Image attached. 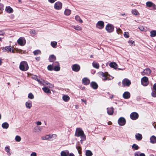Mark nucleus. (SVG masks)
Listing matches in <instances>:
<instances>
[{
    "label": "nucleus",
    "instance_id": "46",
    "mask_svg": "<svg viewBox=\"0 0 156 156\" xmlns=\"http://www.w3.org/2000/svg\"><path fill=\"white\" fill-rule=\"evenodd\" d=\"M47 85L48 86L50 87V88H52L53 87V86L52 84L48 83L47 82H45V81L44 82V85Z\"/></svg>",
    "mask_w": 156,
    "mask_h": 156
},
{
    "label": "nucleus",
    "instance_id": "1",
    "mask_svg": "<svg viewBox=\"0 0 156 156\" xmlns=\"http://www.w3.org/2000/svg\"><path fill=\"white\" fill-rule=\"evenodd\" d=\"M75 136L78 137H80L81 139V143H82L83 141L86 140V136L84 134L83 131L81 128H78L76 129Z\"/></svg>",
    "mask_w": 156,
    "mask_h": 156
},
{
    "label": "nucleus",
    "instance_id": "4",
    "mask_svg": "<svg viewBox=\"0 0 156 156\" xmlns=\"http://www.w3.org/2000/svg\"><path fill=\"white\" fill-rule=\"evenodd\" d=\"M141 83L144 86H147L148 84V78L146 77H143L141 79Z\"/></svg>",
    "mask_w": 156,
    "mask_h": 156
},
{
    "label": "nucleus",
    "instance_id": "30",
    "mask_svg": "<svg viewBox=\"0 0 156 156\" xmlns=\"http://www.w3.org/2000/svg\"><path fill=\"white\" fill-rule=\"evenodd\" d=\"M75 19L76 21L80 23H82L83 22V20L81 19L80 17L78 15H76L75 16Z\"/></svg>",
    "mask_w": 156,
    "mask_h": 156
},
{
    "label": "nucleus",
    "instance_id": "51",
    "mask_svg": "<svg viewBox=\"0 0 156 156\" xmlns=\"http://www.w3.org/2000/svg\"><path fill=\"white\" fill-rule=\"evenodd\" d=\"M124 36L128 38L129 37V33L127 32H125L124 34Z\"/></svg>",
    "mask_w": 156,
    "mask_h": 156
},
{
    "label": "nucleus",
    "instance_id": "60",
    "mask_svg": "<svg viewBox=\"0 0 156 156\" xmlns=\"http://www.w3.org/2000/svg\"><path fill=\"white\" fill-rule=\"evenodd\" d=\"M129 43H131V45H132L134 43V41L132 40H129L128 41Z\"/></svg>",
    "mask_w": 156,
    "mask_h": 156
},
{
    "label": "nucleus",
    "instance_id": "13",
    "mask_svg": "<svg viewBox=\"0 0 156 156\" xmlns=\"http://www.w3.org/2000/svg\"><path fill=\"white\" fill-rule=\"evenodd\" d=\"M53 69L55 71H58L60 69L59 63L56 62L53 63Z\"/></svg>",
    "mask_w": 156,
    "mask_h": 156
},
{
    "label": "nucleus",
    "instance_id": "54",
    "mask_svg": "<svg viewBox=\"0 0 156 156\" xmlns=\"http://www.w3.org/2000/svg\"><path fill=\"white\" fill-rule=\"evenodd\" d=\"M117 32L118 34H120L122 33V31L120 29L118 28L117 30Z\"/></svg>",
    "mask_w": 156,
    "mask_h": 156
},
{
    "label": "nucleus",
    "instance_id": "53",
    "mask_svg": "<svg viewBox=\"0 0 156 156\" xmlns=\"http://www.w3.org/2000/svg\"><path fill=\"white\" fill-rule=\"evenodd\" d=\"M5 32L2 30H0V36H4L5 34Z\"/></svg>",
    "mask_w": 156,
    "mask_h": 156
},
{
    "label": "nucleus",
    "instance_id": "12",
    "mask_svg": "<svg viewBox=\"0 0 156 156\" xmlns=\"http://www.w3.org/2000/svg\"><path fill=\"white\" fill-rule=\"evenodd\" d=\"M80 66L77 64H75L72 66V69L73 71L75 72H78L80 69Z\"/></svg>",
    "mask_w": 156,
    "mask_h": 156
},
{
    "label": "nucleus",
    "instance_id": "57",
    "mask_svg": "<svg viewBox=\"0 0 156 156\" xmlns=\"http://www.w3.org/2000/svg\"><path fill=\"white\" fill-rule=\"evenodd\" d=\"M139 29L142 31H143L144 30V28L143 26H141L139 27Z\"/></svg>",
    "mask_w": 156,
    "mask_h": 156
},
{
    "label": "nucleus",
    "instance_id": "24",
    "mask_svg": "<svg viewBox=\"0 0 156 156\" xmlns=\"http://www.w3.org/2000/svg\"><path fill=\"white\" fill-rule=\"evenodd\" d=\"M56 59V57L53 55H50L49 57V60L50 62H53Z\"/></svg>",
    "mask_w": 156,
    "mask_h": 156
},
{
    "label": "nucleus",
    "instance_id": "59",
    "mask_svg": "<svg viewBox=\"0 0 156 156\" xmlns=\"http://www.w3.org/2000/svg\"><path fill=\"white\" fill-rule=\"evenodd\" d=\"M48 2L51 3H53L57 0H48Z\"/></svg>",
    "mask_w": 156,
    "mask_h": 156
},
{
    "label": "nucleus",
    "instance_id": "2",
    "mask_svg": "<svg viewBox=\"0 0 156 156\" xmlns=\"http://www.w3.org/2000/svg\"><path fill=\"white\" fill-rule=\"evenodd\" d=\"M20 69L23 71L27 70L29 68L27 63L25 61H22L20 64Z\"/></svg>",
    "mask_w": 156,
    "mask_h": 156
},
{
    "label": "nucleus",
    "instance_id": "8",
    "mask_svg": "<svg viewBox=\"0 0 156 156\" xmlns=\"http://www.w3.org/2000/svg\"><path fill=\"white\" fill-rule=\"evenodd\" d=\"M126 121L123 117H120L118 120V123L120 126H123L126 124Z\"/></svg>",
    "mask_w": 156,
    "mask_h": 156
},
{
    "label": "nucleus",
    "instance_id": "61",
    "mask_svg": "<svg viewBox=\"0 0 156 156\" xmlns=\"http://www.w3.org/2000/svg\"><path fill=\"white\" fill-rule=\"evenodd\" d=\"M153 89L156 91V83L154 84L153 86Z\"/></svg>",
    "mask_w": 156,
    "mask_h": 156
},
{
    "label": "nucleus",
    "instance_id": "15",
    "mask_svg": "<svg viewBox=\"0 0 156 156\" xmlns=\"http://www.w3.org/2000/svg\"><path fill=\"white\" fill-rule=\"evenodd\" d=\"M17 43L21 46H23L26 43V41L25 39L23 37H20L17 40Z\"/></svg>",
    "mask_w": 156,
    "mask_h": 156
},
{
    "label": "nucleus",
    "instance_id": "21",
    "mask_svg": "<svg viewBox=\"0 0 156 156\" xmlns=\"http://www.w3.org/2000/svg\"><path fill=\"white\" fill-rule=\"evenodd\" d=\"M69 154V152L67 150L63 151L61 152V156H68Z\"/></svg>",
    "mask_w": 156,
    "mask_h": 156
},
{
    "label": "nucleus",
    "instance_id": "48",
    "mask_svg": "<svg viewBox=\"0 0 156 156\" xmlns=\"http://www.w3.org/2000/svg\"><path fill=\"white\" fill-rule=\"evenodd\" d=\"M15 140L17 142H20L21 140V138L19 136H16L15 137Z\"/></svg>",
    "mask_w": 156,
    "mask_h": 156
},
{
    "label": "nucleus",
    "instance_id": "58",
    "mask_svg": "<svg viewBox=\"0 0 156 156\" xmlns=\"http://www.w3.org/2000/svg\"><path fill=\"white\" fill-rule=\"evenodd\" d=\"M36 123L37 125L39 126L41 125V122L40 121H37L36 122Z\"/></svg>",
    "mask_w": 156,
    "mask_h": 156
},
{
    "label": "nucleus",
    "instance_id": "27",
    "mask_svg": "<svg viewBox=\"0 0 156 156\" xmlns=\"http://www.w3.org/2000/svg\"><path fill=\"white\" fill-rule=\"evenodd\" d=\"M110 67L116 69L117 67V65L115 62H111L109 65Z\"/></svg>",
    "mask_w": 156,
    "mask_h": 156
},
{
    "label": "nucleus",
    "instance_id": "7",
    "mask_svg": "<svg viewBox=\"0 0 156 156\" xmlns=\"http://www.w3.org/2000/svg\"><path fill=\"white\" fill-rule=\"evenodd\" d=\"M122 84L124 87L125 86L128 87L131 84V82L128 79L125 78L122 80Z\"/></svg>",
    "mask_w": 156,
    "mask_h": 156
},
{
    "label": "nucleus",
    "instance_id": "19",
    "mask_svg": "<svg viewBox=\"0 0 156 156\" xmlns=\"http://www.w3.org/2000/svg\"><path fill=\"white\" fill-rule=\"evenodd\" d=\"M25 106L27 108L30 109L32 107V102L31 101H28L25 103Z\"/></svg>",
    "mask_w": 156,
    "mask_h": 156
},
{
    "label": "nucleus",
    "instance_id": "20",
    "mask_svg": "<svg viewBox=\"0 0 156 156\" xmlns=\"http://www.w3.org/2000/svg\"><path fill=\"white\" fill-rule=\"evenodd\" d=\"M107 112L109 115H112L114 112V108L113 107L107 108Z\"/></svg>",
    "mask_w": 156,
    "mask_h": 156
},
{
    "label": "nucleus",
    "instance_id": "33",
    "mask_svg": "<svg viewBox=\"0 0 156 156\" xmlns=\"http://www.w3.org/2000/svg\"><path fill=\"white\" fill-rule=\"evenodd\" d=\"M71 12V10L68 9H66L65 11L64 14L66 16H69Z\"/></svg>",
    "mask_w": 156,
    "mask_h": 156
},
{
    "label": "nucleus",
    "instance_id": "23",
    "mask_svg": "<svg viewBox=\"0 0 156 156\" xmlns=\"http://www.w3.org/2000/svg\"><path fill=\"white\" fill-rule=\"evenodd\" d=\"M150 142L152 144L156 143V137L154 136H152L150 138Z\"/></svg>",
    "mask_w": 156,
    "mask_h": 156
},
{
    "label": "nucleus",
    "instance_id": "17",
    "mask_svg": "<svg viewBox=\"0 0 156 156\" xmlns=\"http://www.w3.org/2000/svg\"><path fill=\"white\" fill-rule=\"evenodd\" d=\"M130 96V93L128 91L125 92L123 94V98L126 99L129 98Z\"/></svg>",
    "mask_w": 156,
    "mask_h": 156
},
{
    "label": "nucleus",
    "instance_id": "29",
    "mask_svg": "<svg viewBox=\"0 0 156 156\" xmlns=\"http://www.w3.org/2000/svg\"><path fill=\"white\" fill-rule=\"evenodd\" d=\"M62 99L65 102L68 101L69 99V97L67 95H64L62 97Z\"/></svg>",
    "mask_w": 156,
    "mask_h": 156
},
{
    "label": "nucleus",
    "instance_id": "5",
    "mask_svg": "<svg viewBox=\"0 0 156 156\" xmlns=\"http://www.w3.org/2000/svg\"><path fill=\"white\" fill-rule=\"evenodd\" d=\"M105 29L108 32L111 33L114 30V27L113 25L109 24L106 26Z\"/></svg>",
    "mask_w": 156,
    "mask_h": 156
},
{
    "label": "nucleus",
    "instance_id": "43",
    "mask_svg": "<svg viewBox=\"0 0 156 156\" xmlns=\"http://www.w3.org/2000/svg\"><path fill=\"white\" fill-rule=\"evenodd\" d=\"M33 53L34 55H37L41 53V51L39 50H35L33 52Z\"/></svg>",
    "mask_w": 156,
    "mask_h": 156
},
{
    "label": "nucleus",
    "instance_id": "10",
    "mask_svg": "<svg viewBox=\"0 0 156 156\" xmlns=\"http://www.w3.org/2000/svg\"><path fill=\"white\" fill-rule=\"evenodd\" d=\"M54 8L56 10H60L62 7V4L59 2H58L54 4Z\"/></svg>",
    "mask_w": 156,
    "mask_h": 156
},
{
    "label": "nucleus",
    "instance_id": "31",
    "mask_svg": "<svg viewBox=\"0 0 156 156\" xmlns=\"http://www.w3.org/2000/svg\"><path fill=\"white\" fill-rule=\"evenodd\" d=\"M9 126V124L7 122H4L2 124V127L4 129H7Z\"/></svg>",
    "mask_w": 156,
    "mask_h": 156
},
{
    "label": "nucleus",
    "instance_id": "41",
    "mask_svg": "<svg viewBox=\"0 0 156 156\" xmlns=\"http://www.w3.org/2000/svg\"><path fill=\"white\" fill-rule=\"evenodd\" d=\"M132 13L133 14L135 15H137L139 14V13L138 11L135 9L132 10Z\"/></svg>",
    "mask_w": 156,
    "mask_h": 156
},
{
    "label": "nucleus",
    "instance_id": "40",
    "mask_svg": "<svg viewBox=\"0 0 156 156\" xmlns=\"http://www.w3.org/2000/svg\"><path fill=\"white\" fill-rule=\"evenodd\" d=\"M51 46L54 48H56V46L57 44V43L56 41H52L51 43Z\"/></svg>",
    "mask_w": 156,
    "mask_h": 156
},
{
    "label": "nucleus",
    "instance_id": "26",
    "mask_svg": "<svg viewBox=\"0 0 156 156\" xmlns=\"http://www.w3.org/2000/svg\"><path fill=\"white\" fill-rule=\"evenodd\" d=\"M6 11L8 13H12L13 12V10L12 8L10 6H7L5 9Z\"/></svg>",
    "mask_w": 156,
    "mask_h": 156
},
{
    "label": "nucleus",
    "instance_id": "56",
    "mask_svg": "<svg viewBox=\"0 0 156 156\" xmlns=\"http://www.w3.org/2000/svg\"><path fill=\"white\" fill-rule=\"evenodd\" d=\"M31 156H37L36 153L35 152H33L31 153L30 154Z\"/></svg>",
    "mask_w": 156,
    "mask_h": 156
},
{
    "label": "nucleus",
    "instance_id": "16",
    "mask_svg": "<svg viewBox=\"0 0 156 156\" xmlns=\"http://www.w3.org/2000/svg\"><path fill=\"white\" fill-rule=\"evenodd\" d=\"M146 5L148 7H152L154 9H155L156 5L155 4L151 2H147L146 3Z\"/></svg>",
    "mask_w": 156,
    "mask_h": 156
},
{
    "label": "nucleus",
    "instance_id": "44",
    "mask_svg": "<svg viewBox=\"0 0 156 156\" xmlns=\"http://www.w3.org/2000/svg\"><path fill=\"white\" fill-rule=\"evenodd\" d=\"M151 95L153 97H156V91L152 89V92L151 93Z\"/></svg>",
    "mask_w": 156,
    "mask_h": 156
},
{
    "label": "nucleus",
    "instance_id": "34",
    "mask_svg": "<svg viewBox=\"0 0 156 156\" xmlns=\"http://www.w3.org/2000/svg\"><path fill=\"white\" fill-rule=\"evenodd\" d=\"M150 36L151 37H154L156 36V30H153L150 32Z\"/></svg>",
    "mask_w": 156,
    "mask_h": 156
},
{
    "label": "nucleus",
    "instance_id": "35",
    "mask_svg": "<svg viewBox=\"0 0 156 156\" xmlns=\"http://www.w3.org/2000/svg\"><path fill=\"white\" fill-rule=\"evenodd\" d=\"M51 137L50 136V135H46L45 136L42 137L41 138L43 140H48L49 138H51Z\"/></svg>",
    "mask_w": 156,
    "mask_h": 156
},
{
    "label": "nucleus",
    "instance_id": "25",
    "mask_svg": "<svg viewBox=\"0 0 156 156\" xmlns=\"http://www.w3.org/2000/svg\"><path fill=\"white\" fill-rule=\"evenodd\" d=\"M91 86L94 89H96L98 88V85L97 83L95 82H92L90 83Z\"/></svg>",
    "mask_w": 156,
    "mask_h": 156
},
{
    "label": "nucleus",
    "instance_id": "50",
    "mask_svg": "<svg viewBox=\"0 0 156 156\" xmlns=\"http://www.w3.org/2000/svg\"><path fill=\"white\" fill-rule=\"evenodd\" d=\"M76 148L78 151L79 153L80 154H81V147L80 146H77L76 147Z\"/></svg>",
    "mask_w": 156,
    "mask_h": 156
},
{
    "label": "nucleus",
    "instance_id": "52",
    "mask_svg": "<svg viewBox=\"0 0 156 156\" xmlns=\"http://www.w3.org/2000/svg\"><path fill=\"white\" fill-rule=\"evenodd\" d=\"M23 50L20 49H16V52L22 54L23 53Z\"/></svg>",
    "mask_w": 156,
    "mask_h": 156
},
{
    "label": "nucleus",
    "instance_id": "47",
    "mask_svg": "<svg viewBox=\"0 0 156 156\" xmlns=\"http://www.w3.org/2000/svg\"><path fill=\"white\" fill-rule=\"evenodd\" d=\"M48 69L50 71L52 70L53 69V64L52 65H48Z\"/></svg>",
    "mask_w": 156,
    "mask_h": 156
},
{
    "label": "nucleus",
    "instance_id": "55",
    "mask_svg": "<svg viewBox=\"0 0 156 156\" xmlns=\"http://www.w3.org/2000/svg\"><path fill=\"white\" fill-rule=\"evenodd\" d=\"M140 153L139 151L136 152L134 154V156H139Z\"/></svg>",
    "mask_w": 156,
    "mask_h": 156
},
{
    "label": "nucleus",
    "instance_id": "14",
    "mask_svg": "<svg viewBox=\"0 0 156 156\" xmlns=\"http://www.w3.org/2000/svg\"><path fill=\"white\" fill-rule=\"evenodd\" d=\"M151 72V70L149 68L146 69L144 70L141 72V74L142 75H148L150 74Z\"/></svg>",
    "mask_w": 156,
    "mask_h": 156
},
{
    "label": "nucleus",
    "instance_id": "63",
    "mask_svg": "<svg viewBox=\"0 0 156 156\" xmlns=\"http://www.w3.org/2000/svg\"><path fill=\"white\" fill-rule=\"evenodd\" d=\"M35 59L39 61L40 59V57H36Z\"/></svg>",
    "mask_w": 156,
    "mask_h": 156
},
{
    "label": "nucleus",
    "instance_id": "9",
    "mask_svg": "<svg viewBox=\"0 0 156 156\" xmlns=\"http://www.w3.org/2000/svg\"><path fill=\"white\" fill-rule=\"evenodd\" d=\"M104 23L102 21H100L98 22L96 24V27L100 29H103L104 27Z\"/></svg>",
    "mask_w": 156,
    "mask_h": 156
},
{
    "label": "nucleus",
    "instance_id": "11",
    "mask_svg": "<svg viewBox=\"0 0 156 156\" xmlns=\"http://www.w3.org/2000/svg\"><path fill=\"white\" fill-rule=\"evenodd\" d=\"M130 118L133 120L137 119L139 117L138 114L136 112H133L131 113L130 115Z\"/></svg>",
    "mask_w": 156,
    "mask_h": 156
},
{
    "label": "nucleus",
    "instance_id": "28",
    "mask_svg": "<svg viewBox=\"0 0 156 156\" xmlns=\"http://www.w3.org/2000/svg\"><path fill=\"white\" fill-rule=\"evenodd\" d=\"M136 138V140H141L142 138V136L141 134L137 133L135 135Z\"/></svg>",
    "mask_w": 156,
    "mask_h": 156
},
{
    "label": "nucleus",
    "instance_id": "38",
    "mask_svg": "<svg viewBox=\"0 0 156 156\" xmlns=\"http://www.w3.org/2000/svg\"><path fill=\"white\" fill-rule=\"evenodd\" d=\"M132 147L134 150H137L139 148L138 146L135 144H133L132 146Z\"/></svg>",
    "mask_w": 156,
    "mask_h": 156
},
{
    "label": "nucleus",
    "instance_id": "22",
    "mask_svg": "<svg viewBox=\"0 0 156 156\" xmlns=\"http://www.w3.org/2000/svg\"><path fill=\"white\" fill-rule=\"evenodd\" d=\"M90 80L86 78H83L82 80V82L84 85H87L90 83Z\"/></svg>",
    "mask_w": 156,
    "mask_h": 156
},
{
    "label": "nucleus",
    "instance_id": "42",
    "mask_svg": "<svg viewBox=\"0 0 156 156\" xmlns=\"http://www.w3.org/2000/svg\"><path fill=\"white\" fill-rule=\"evenodd\" d=\"M42 128L41 127L36 126L34 128L35 132H39L41 130Z\"/></svg>",
    "mask_w": 156,
    "mask_h": 156
},
{
    "label": "nucleus",
    "instance_id": "45",
    "mask_svg": "<svg viewBox=\"0 0 156 156\" xmlns=\"http://www.w3.org/2000/svg\"><path fill=\"white\" fill-rule=\"evenodd\" d=\"M5 150L6 151L9 153V155H10L11 153L10 152V149L8 146H6L5 147Z\"/></svg>",
    "mask_w": 156,
    "mask_h": 156
},
{
    "label": "nucleus",
    "instance_id": "6",
    "mask_svg": "<svg viewBox=\"0 0 156 156\" xmlns=\"http://www.w3.org/2000/svg\"><path fill=\"white\" fill-rule=\"evenodd\" d=\"M31 78L37 81L38 83L40 84H42L43 85L44 84L45 81L42 79H39L38 78L37 76H36L33 75L31 76Z\"/></svg>",
    "mask_w": 156,
    "mask_h": 156
},
{
    "label": "nucleus",
    "instance_id": "64",
    "mask_svg": "<svg viewBox=\"0 0 156 156\" xmlns=\"http://www.w3.org/2000/svg\"><path fill=\"white\" fill-rule=\"evenodd\" d=\"M139 156H145V155L144 153H140Z\"/></svg>",
    "mask_w": 156,
    "mask_h": 156
},
{
    "label": "nucleus",
    "instance_id": "18",
    "mask_svg": "<svg viewBox=\"0 0 156 156\" xmlns=\"http://www.w3.org/2000/svg\"><path fill=\"white\" fill-rule=\"evenodd\" d=\"M12 47L11 46H6L2 49L3 52H5L7 51L11 52L12 51Z\"/></svg>",
    "mask_w": 156,
    "mask_h": 156
},
{
    "label": "nucleus",
    "instance_id": "3",
    "mask_svg": "<svg viewBox=\"0 0 156 156\" xmlns=\"http://www.w3.org/2000/svg\"><path fill=\"white\" fill-rule=\"evenodd\" d=\"M99 74L101 75V77L103 80H109L111 79L109 78V76L106 73H104L103 72H100Z\"/></svg>",
    "mask_w": 156,
    "mask_h": 156
},
{
    "label": "nucleus",
    "instance_id": "62",
    "mask_svg": "<svg viewBox=\"0 0 156 156\" xmlns=\"http://www.w3.org/2000/svg\"><path fill=\"white\" fill-rule=\"evenodd\" d=\"M16 48H14V49H12V51L11 52L12 53H15L16 52Z\"/></svg>",
    "mask_w": 156,
    "mask_h": 156
},
{
    "label": "nucleus",
    "instance_id": "32",
    "mask_svg": "<svg viewBox=\"0 0 156 156\" xmlns=\"http://www.w3.org/2000/svg\"><path fill=\"white\" fill-rule=\"evenodd\" d=\"M92 65L95 68L98 69L99 68V64L97 62H94L92 63Z\"/></svg>",
    "mask_w": 156,
    "mask_h": 156
},
{
    "label": "nucleus",
    "instance_id": "49",
    "mask_svg": "<svg viewBox=\"0 0 156 156\" xmlns=\"http://www.w3.org/2000/svg\"><path fill=\"white\" fill-rule=\"evenodd\" d=\"M28 98L30 99H33L34 98V96L31 93H30L28 94Z\"/></svg>",
    "mask_w": 156,
    "mask_h": 156
},
{
    "label": "nucleus",
    "instance_id": "36",
    "mask_svg": "<svg viewBox=\"0 0 156 156\" xmlns=\"http://www.w3.org/2000/svg\"><path fill=\"white\" fill-rule=\"evenodd\" d=\"M43 90L45 92L47 93H51L50 90L46 87H44L42 88Z\"/></svg>",
    "mask_w": 156,
    "mask_h": 156
},
{
    "label": "nucleus",
    "instance_id": "39",
    "mask_svg": "<svg viewBox=\"0 0 156 156\" xmlns=\"http://www.w3.org/2000/svg\"><path fill=\"white\" fill-rule=\"evenodd\" d=\"M72 27L74 29L76 30H82L81 27H80L78 25H77L76 26H72Z\"/></svg>",
    "mask_w": 156,
    "mask_h": 156
},
{
    "label": "nucleus",
    "instance_id": "37",
    "mask_svg": "<svg viewBox=\"0 0 156 156\" xmlns=\"http://www.w3.org/2000/svg\"><path fill=\"white\" fill-rule=\"evenodd\" d=\"M86 156H91L93 154L90 150H87L86 151Z\"/></svg>",
    "mask_w": 156,
    "mask_h": 156
}]
</instances>
